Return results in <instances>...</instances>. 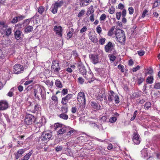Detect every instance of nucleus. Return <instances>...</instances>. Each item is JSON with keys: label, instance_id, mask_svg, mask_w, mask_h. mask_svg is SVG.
<instances>
[{"label": "nucleus", "instance_id": "obj_1", "mask_svg": "<svg viewBox=\"0 0 160 160\" xmlns=\"http://www.w3.org/2000/svg\"><path fill=\"white\" fill-rule=\"evenodd\" d=\"M116 37L120 43H124L126 39L124 31L120 29H117L115 32Z\"/></svg>", "mask_w": 160, "mask_h": 160}, {"label": "nucleus", "instance_id": "obj_2", "mask_svg": "<svg viewBox=\"0 0 160 160\" xmlns=\"http://www.w3.org/2000/svg\"><path fill=\"white\" fill-rule=\"evenodd\" d=\"M34 95L36 98L38 100H40L39 96L41 95L42 99L45 100L46 98V96L45 91L40 87H38L34 89Z\"/></svg>", "mask_w": 160, "mask_h": 160}, {"label": "nucleus", "instance_id": "obj_3", "mask_svg": "<svg viewBox=\"0 0 160 160\" xmlns=\"http://www.w3.org/2000/svg\"><path fill=\"white\" fill-rule=\"evenodd\" d=\"M35 118L30 114H27L25 117L24 122L26 124L29 125L33 124L35 122Z\"/></svg>", "mask_w": 160, "mask_h": 160}, {"label": "nucleus", "instance_id": "obj_4", "mask_svg": "<svg viewBox=\"0 0 160 160\" xmlns=\"http://www.w3.org/2000/svg\"><path fill=\"white\" fill-rule=\"evenodd\" d=\"M23 66L20 64H16L14 66L13 71L15 74H19L22 73L24 71Z\"/></svg>", "mask_w": 160, "mask_h": 160}, {"label": "nucleus", "instance_id": "obj_5", "mask_svg": "<svg viewBox=\"0 0 160 160\" xmlns=\"http://www.w3.org/2000/svg\"><path fill=\"white\" fill-rule=\"evenodd\" d=\"M64 2L62 1L56 2L52 5V12L53 14H55L57 12L58 8L61 7L63 4Z\"/></svg>", "mask_w": 160, "mask_h": 160}, {"label": "nucleus", "instance_id": "obj_6", "mask_svg": "<svg viewBox=\"0 0 160 160\" xmlns=\"http://www.w3.org/2000/svg\"><path fill=\"white\" fill-rule=\"evenodd\" d=\"M51 70L54 72H58L60 70L59 63L56 61H53L52 63Z\"/></svg>", "mask_w": 160, "mask_h": 160}, {"label": "nucleus", "instance_id": "obj_7", "mask_svg": "<svg viewBox=\"0 0 160 160\" xmlns=\"http://www.w3.org/2000/svg\"><path fill=\"white\" fill-rule=\"evenodd\" d=\"M132 139L135 144H138L141 141L139 135L137 132H133Z\"/></svg>", "mask_w": 160, "mask_h": 160}, {"label": "nucleus", "instance_id": "obj_8", "mask_svg": "<svg viewBox=\"0 0 160 160\" xmlns=\"http://www.w3.org/2000/svg\"><path fill=\"white\" fill-rule=\"evenodd\" d=\"M77 99L79 102L85 103L86 102L85 96L83 92H79L77 96Z\"/></svg>", "mask_w": 160, "mask_h": 160}, {"label": "nucleus", "instance_id": "obj_9", "mask_svg": "<svg viewBox=\"0 0 160 160\" xmlns=\"http://www.w3.org/2000/svg\"><path fill=\"white\" fill-rule=\"evenodd\" d=\"M8 107V104L6 101H0V110H4L7 109Z\"/></svg>", "mask_w": 160, "mask_h": 160}, {"label": "nucleus", "instance_id": "obj_10", "mask_svg": "<svg viewBox=\"0 0 160 160\" xmlns=\"http://www.w3.org/2000/svg\"><path fill=\"white\" fill-rule=\"evenodd\" d=\"M78 66L80 72L82 75H84L87 72L85 67L83 65L81 62H79L78 63Z\"/></svg>", "mask_w": 160, "mask_h": 160}, {"label": "nucleus", "instance_id": "obj_11", "mask_svg": "<svg viewBox=\"0 0 160 160\" xmlns=\"http://www.w3.org/2000/svg\"><path fill=\"white\" fill-rule=\"evenodd\" d=\"M53 30L55 32L56 34L60 37L62 36V28L60 26H55L54 27Z\"/></svg>", "mask_w": 160, "mask_h": 160}, {"label": "nucleus", "instance_id": "obj_12", "mask_svg": "<svg viewBox=\"0 0 160 160\" xmlns=\"http://www.w3.org/2000/svg\"><path fill=\"white\" fill-rule=\"evenodd\" d=\"M89 57L92 60V62L94 64H96L98 62V57L97 55L91 54Z\"/></svg>", "mask_w": 160, "mask_h": 160}, {"label": "nucleus", "instance_id": "obj_13", "mask_svg": "<svg viewBox=\"0 0 160 160\" xmlns=\"http://www.w3.org/2000/svg\"><path fill=\"white\" fill-rule=\"evenodd\" d=\"M42 135L47 141L52 139V135L51 132H44Z\"/></svg>", "mask_w": 160, "mask_h": 160}, {"label": "nucleus", "instance_id": "obj_14", "mask_svg": "<svg viewBox=\"0 0 160 160\" xmlns=\"http://www.w3.org/2000/svg\"><path fill=\"white\" fill-rule=\"evenodd\" d=\"M112 43L111 42H108L105 46L104 48L105 51L107 52H110L112 50Z\"/></svg>", "mask_w": 160, "mask_h": 160}, {"label": "nucleus", "instance_id": "obj_15", "mask_svg": "<svg viewBox=\"0 0 160 160\" xmlns=\"http://www.w3.org/2000/svg\"><path fill=\"white\" fill-rule=\"evenodd\" d=\"M14 35L16 39L19 40L23 38V34L22 32L20 30L16 31L14 33Z\"/></svg>", "mask_w": 160, "mask_h": 160}, {"label": "nucleus", "instance_id": "obj_16", "mask_svg": "<svg viewBox=\"0 0 160 160\" xmlns=\"http://www.w3.org/2000/svg\"><path fill=\"white\" fill-rule=\"evenodd\" d=\"M141 153L142 154V157L144 158H147H147L148 157L149 158L150 157V155H148V153L146 148L143 149L141 151Z\"/></svg>", "mask_w": 160, "mask_h": 160}, {"label": "nucleus", "instance_id": "obj_17", "mask_svg": "<svg viewBox=\"0 0 160 160\" xmlns=\"http://www.w3.org/2000/svg\"><path fill=\"white\" fill-rule=\"evenodd\" d=\"M110 94H108V101L109 102H112L114 98L115 95L116 94L112 91H110Z\"/></svg>", "mask_w": 160, "mask_h": 160}, {"label": "nucleus", "instance_id": "obj_18", "mask_svg": "<svg viewBox=\"0 0 160 160\" xmlns=\"http://www.w3.org/2000/svg\"><path fill=\"white\" fill-rule=\"evenodd\" d=\"M84 76V77L88 80H90L88 82L90 83L93 81L92 74L90 73H88L85 74Z\"/></svg>", "mask_w": 160, "mask_h": 160}, {"label": "nucleus", "instance_id": "obj_19", "mask_svg": "<svg viewBox=\"0 0 160 160\" xmlns=\"http://www.w3.org/2000/svg\"><path fill=\"white\" fill-rule=\"evenodd\" d=\"M67 127H61L57 131L58 135H61L64 133L66 132Z\"/></svg>", "mask_w": 160, "mask_h": 160}, {"label": "nucleus", "instance_id": "obj_20", "mask_svg": "<svg viewBox=\"0 0 160 160\" xmlns=\"http://www.w3.org/2000/svg\"><path fill=\"white\" fill-rule=\"evenodd\" d=\"M3 32V33H1L2 34H5L7 36H8L10 35L12 33V29L10 28H5L4 30H2Z\"/></svg>", "mask_w": 160, "mask_h": 160}, {"label": "nucleus", "instance_id": "obj_21", "mask_svg": "<svg viewBox=\"0 0 160 160\" xmlns=\"http://www.w3.org/2000/svg\"><path fill=\"white\" fill-rule=\"evenodd\" d=\"M66 129H67L66 130V132H67V135L69 137L71 136L72 135V133L75 131L73 128L69 127H67Z\"/></svg>", "mask_w": 160, "mask_h": 160}, {"label": "nucleus", "instance_id": "obj_22", "mask_svg": "<svg viewBox=\"0 0 160 160\" xmlns=\"http://www.w3.org/2000/svg\"><path fill=\"white\" fill-rule=\"evenodd\" d=\"M25 149H19L15 154V158L18 159L25 152Z\"/></svg>", "mask_w": 160, "mask_h": 160}, {"label": "nucleus", "instance_id": "obj_23", "mask_svg": "<svg viewBox=\"0 0 160 160\" xmlns=\"http://www.w3.org/2000/svg\"><path fill=\"white\" fill-rule=\"evenodd\" d=\"M91 105L94 109L97 110H99L100 108V105L96 102H92L91 103Z\"/></svg>", "mask_w": 160, "mask_h": 160}, {"label": "nucleus", "instance_id": "obj_24", "mask_svg": "<svg viewBox=\"0 0 160 160\" xmlns=\"http://www.w3.org/2000/svg\"><path fill=\"white\" fill-rule=\"evenodd\" d=\"M89 38L91 41L94 43H96L98 41V39L97 37L95 35H90Z\"/></svg>", "mask_w": 160, "mask_h": 160}, {"label": "nucleus", "instance_id": "obj_25", "mask_svg": "<svg viewBox=\"0 0 160 160\" xmlns=\"http://www.w3.org/2000/svg\"><path fill=\"white\" fill-rule=\"evenodd\" d=\"M105 96L104 93H99L97 95H96V98L97 100H99L100 101H102L103 100V97Z\"/></svg>", "mask_w": 160, "mask_h": 160}, {"label": "nucleus", "instance_id": "obj_26", "mask_svg": "<svg viewBox=\"0 0 160 160\" xmlns=\"http://www.w3.org/2000/svg\"><path fill=\"white\" fill-rule=\"evenodd\" d=\"M32 151H30L27 154H26L21 160H28L30 158V157L32 153Z\"/></svg>", "mask_w": 160, "mask_h": 160}, {"label": "nucleus", "instance_id": "obj_27", "mask_svg": "<svg viewBox=\"0 0 160 160\" xmlns=\"http://www.w3.org/2000/svg\"><path fill=\"white\" fill-rule=\"evenodd\" d=\"M38 141L39 144H40L44 143L47 141V140L43 137L42 135L41 137L39 138Z\"/></svg>", "mask_w": 160, "mask_h": 160}, {"label": "nucleus", "instance_id": "obj_28", "mask_svg": "<svg viewBox=\"0 0 160 160\" xmlns=\"http://www.w3.org/2000/svg\"><path fill=\"white\" fill-rule=\"evenodd\" d=\"M55 85L58 88H61L62 87V85L61 82L58 79H57L55 81Z\"/></svg>", "mask_w": 160, "mask_h": 160}, {"label": "nucleus", "instance_id": "obj_29", "mask_svg": "<svg viewBox=\"0 0 160 160\" xmlns=\"http://www.w3.org/2000/svg\"><path fill=\"white\" fill-rule=\"evenodd\" d=\"M61 111L62 113H67L68 111V108L67 105L62 106L61 108Z\"/></svg>", "mask_w": 160, "mask_h": 160}, {"label": "nucleus", "instance_id": "obj_30", "mask_svg": "<svg viewBox=\"0 0 160 160\" xmlns=\"http://www.w3.org/2000/svg\"><path fill=\"white\" fill-rule=\"evenodd\" d=\"M94 10L93 8V7L92 6H91L88 8V11L86 13V15L89 16L94 12Z\"/></svg>", "mask_w": 160, "mask_h": 160}, {"label": "nucleus", "instance_id": "obj_31", "mask_svg": "<svg viewBox=\"0 0 160 160\" xmlns=\"http://www.w3.org/2000/svg\"><path fill=\"white\" fill-rule=\"evenodd\" d=\"M0 25H1L0 28H1V33H3V32H2V30H4V29H5V28H7L8 26L4 22L2 21H0Z\"/></svg>", "mask_w": 160, "mask_h": 160}, {"label": "nucleus", "instance_id": "obj_32", "mask_svg": "<svg viewBox=\"0 0 160 160\" xmlns=\"http://www.w3.org/2000/svg\"><path fill=\"white\" fill-rule=\"evenodd\" d=\"M33 30V27L32 26H28L25 28L24 32L27 33H28L32 32Z\"/></svg>", "mask_w": 160, "mask_h": 160}, {"label": "nucleus", "instance_id": "obj_33", "mask_svg": "<svg viewBox=\"0 0 160 160\" xmlns=\"http://www.w3.org/2000/svg\"><path fill=\"white\" fill-rule=\"evenodd\" d=\"M66 113H62L59 115V117L61 119L66 120L68 118V116Z\"/></svg>", "mask_w": 160, "mask_h": 160}, {"label": "nucleus", "instance_id": "obj_34", "mask_svg": "<svg viewBox=\"0 0 160 160\" xmlns=\"http://www.w3.org/2000/svg\"><path fill=\"white\" fill-rule=\"evenodd\" d=\"M62 126V124H60L59 123H56L54 124L53 127L54 130H56L58 128L59 129Z\"/></svg>", "mask_w": 160, "mask_h": 160}, {"label": "nucleus", "instance_id": "obj_35", "mask_svg": "<svg viewBox=\"0 0 160 160\" xmlns=\"http://www.w3.org/2000/svg\"><path fill=\"white\" fill-rule=\"evenodd\" d=\"M153 78L152 76H150L148 77L146 80L147 82L149 84H152L153 82Z\"/></svg>", "mask_w": 160, "mask_h": 160}, {"label": "nucleus", "instance_id": "obj_36", "mask_svg": "<svg viewBox=\"0 0 160 160\" xmlns=\"http://www.w3.org/2000/svg\"><path fill=\"white\" fill-rule=\"evenodd\" d=\"M114 29V27H112L109 30L108 33V35L109 36H111L113 34V31Z\"/></svg>", "mask_w": 160, "mask_h": 160}, {"label": "nucleus", "instance_id": "obj_37", "mask_svg": "<svg viewBox=\"0 0 160 160\" xmlns=\"http://www.w3.org/2000/svg\"><path fill=\"white\" fill-rule=\"evenodd\" d=\"M40 108V106L38 104H36L34 107V109L32 111L33 112L35 113H37L39 110Z\"/></svg>", "mask_w": 160, "mask_h": 160}, {"label": "nucleus", "instance_id": "obj_38", "mask_svg": "<svg viewBox=\"0 0 160 160\" xmlns=\"http://www.w3.org/2000/svg\"><path fill=\"white\" fill-rule=\"evenodd\" d=\"M45 9L44 7L42 6H40L38 9V12L41 14H42Z\"/></svg>", "mask_w": 160, "mask_h": 160}, {"label": "nucleus", "instance_id": "obj_39", "mask_svg": "<svg viewBox=\"0 0 160 160\" xmlns=\"http://www.w3.org/2000/svg\"><path fill=\"white\" fill-rule=\"evenodd\" d=\"M106 39L104 38L101 37L99 40V42L101 45H103L105 44Z\"/></svg>", "mask_w": 160, "mask_h": 160}, {"label": "nucleus", "instance_id": "obj_40", "mask_svg": "<svg viewBox=\"0 0 160 160\" xmlns=\"http://www.w3.org/2000/svg\"><path fill=\"white\" fill-rule=\"evenodd\" d=\"M151 106V103L150 102H147L144 105V107L145 109H148L150 108Z\"/></svg>", "mask_w": 160, "mask_h": 160}, {"label": "nucleus", "instance_id": "obj_41", "mask_svg": "<svg viewBox=\"0 0 160 160\" xmlns=\"http://www.w3.org/2000/svg\"><path fill=\"white\" fill-rule=\"evenodd\" d=\"M68 101L64 97L62 98V99L61 101V103L63 105H67V103L68 102Z\"/></svg>", "mask_w": 160, "mask_h": 160}, {"label": "nucleus", "instance_id": "obj_42", "mask_svg": "<svg viewBox=\"0 0 160 160\" xmlns=\"http://www.w3.org/2000/svg\"><path fill=\"white\" fill-rule=\"evenodd\" d=\"M117 118L116 117H112L110 118L109 119V122L113 123L116 121Z\"/></svg>", "mask_w": 160, "mask_h": 160}, {"label": "nucleus", "instance_id": "obj_43", "mask_svg": "<svg viewBox=\"0 0 160 160\" xmlns=\"http://www.w3.org/2000/svg\"><path fill=\"white\" fill-rule=\"evenodd\" d=\"M115 102L116 103H118L119 102V99L117 94L115 95L114 96Z\"/></svg>", "mask_w": 160, "mask_h": 160}, {"label": "nucleus", "instance_id": "obj_44", "mask_svg": "<svg viewBox=\"0 0 160 160\" xmlns=\"http://www.w3.org/2000/svg\"><path fill=\"white\" fill-rule=\"evenodd\" d=\"M160 0H156L155 2L153 4L152 8H155L158 6V3H159Z\"/></svg>", "mask_w": 160, "mask_h": 160}, {"label": "nucleus", "instance_id": "obj_45", "mask_svg": "<svg viewBox=\"0 0 160 160\" xmlns=\"http://www.w3.org/2000/svg\"><path fill=\"white\" fill-rule=\"evenodd\" d=\"M72 97V94H68L66 96L64 97L68 101L71 99Z\"/></svg>", "mask_w": 160, "mask_h": 160}, {"label": "nucleus", "instance_id": "obj_46", "mask_svg": "<svg viewBox=\"0 0 160 160\" xmlns=\"http://www.w3.org/2000/svg\"><path fill=\"white\" fill-rule=\"evenodd\" d=\"M96 31L99 34H100L102 32V28L99 25L97 26V28H96Z\"/></svg>", "mask_w": 160, "mask_h": 160}, {"label": "nucleus", "instance_id": "obj_47", "mask_svg": "<svg viewBox=\"0 0 160 160\" xmlns=\"http://www.w3.org/2000/svg\"><path fill=\"white\" fill-rule=\"evenodd\" d=\"M106 18V15L105 14H102L100 18V20L101 21L105 20Z\"/></svg>", "mask_w": 160, "mask_h": 160}, {"label": "nucleus", "instance_id": "obj_48", "mask_svg": "<svg viewBox=\"0 0 160 160\" xmlns=\"http://www.w3.org/2000/svg\"><path fill=\"white\" fill-rule=\"evenodd\" d=\"M13 88H12L9 91V92L7 94V95L8 96L11 97L12 96L13 93Z\"/></svg>", "mask_w": 160, "mask_h": 160}, {"label": "nucleus", "instance_id": "obj_49", "mask_svg": "<svg viewBox=\"0 0 160 160\" xmlns=\"http://www.w3.org/2000/svg\"><path fill=\"white\" fill-rule=\"evenodd\" d=\"M85 12L84 10H82L78 15V17H80L83 15Z\"/></svg>", "mask_w": 160, "mask_h": 160}, {"label": "nucleus", "instance_id": "obj_50", "mask_svg": "<svg viewBox=\"0 0 160 160\" xmlns=\"http://www.w3.org/2000/svg\"><path fill=\"white\" fill-rule=\"evenodd\" d=\"M68 92V90L66 88L63 89L61 91L62 94L63 96H64L67 94Z\"/></svg>", "mask_w": 160, "mask_h": 160}, {"label": "nucleus", "instance_id": "obj_51", "mask_svg": "<svg viewBox=\"0 0 160 160\" xmlns=\"http://www.w3.org/2000/svg\"><path fill=\"white\" fill-rule=\"evenodd\" d=\"M144 80V78L140 77L139 78L138 80V83L139 85H140L141 83Z\"/></svg>", "mask_w": 160, "mask_h": 160}, {"label": "nucleus", "instance_id": "obj_52", "mask_svg": "<svg viewBox=\"0 0 160 160\" xmlns=\"http://www.w3.org/2000/svg\"><path fill=\"white\" fill-rule=\"evenodd\" d=\"M129 13L130 15L132 14L134 12V9L132 7H129L128 9Z\"/></svg>", "mask_w": 160, "mask_h": 160}, {"label": "nucleus", "instance_id": "obj_53", "mask_svg": "<svg viewBox=\"0 0 160 160\" xmlns=\"http://www.w3.org/2000/svg\"><path fill=\"white\" fill-rule=\"evenodd\" d=\"M25 16L22 15H19L17 17L18 20H22L23 19H24L25 18Z\"/></svg>", "mask_w": 160, "mask_h": 160}, {"label": "nucleus", "instance_id": "obj_54", "mask_svg": "<svg viewBox=\"0 0 160 160\" xmlns=\"http://www.w3.org/2000/svg\"><path fill=\"white\" fill-rule=\"evenodd\" d=\"M121 14L122 17H125L126 15V10L125 9H123Z\"/></svg>", "mask_w": 160, "mask_h": 160}, {"label": "nucleus", "instance_id": "obj_55", "mask_svg": "<svg viewBox=\"0 0 160 160\" xmlns=\"http://www.w3.org/2000/svg\"><path fill=\"white\" fill-rule=\"evenodd\" d=\"M154 88L155 89H158L160 88V83H156L154 86Z\"/></svg>", "mask_w": 160, "mask_h": 160}, {"label": "nucleus", "instance_id": "obj_56", "mask_svg": "<svg viewBox=\"0 0 160 160\" xmlns=\"http://www.w3.org/2000/svg\"><path fill=\"white\" fill-rule=\"evenodd\" d=\"M121 16V12H117L116 13V18L118 20H119L120 19Z\"/></svg>", "mask_w": 160, "mask_h": 160}, {"label": "nucleus", "instance_id": "obj_57", "mask_svg": "<svg viewBox=\"0 0 160 160\" xmlns=\"http://www.w3.org/2000/svg\"><path fill=\"white\" fill-rule=\"evenodd\" d=\"M18 21L17 17H15L13 18L11 21V22L12 23H16Z\"/></svg>", "mask_w": 160, "mask_h": 160}, {"label": "nucleus", "instance_id": "obj_58", "mask_svg": "<svg viewBox=\"0 0 160 160\" xmlns=\"http://www.w3.org/2000/svg\"><path fill=\"white\" fill-rule=\"evenodd\" d=\"M108 12L111 14H113L115 12V8H112L109 9Z\"/></svg>", "mask_w": 160, "mask_h": 160}, {"label": "nucleus", "instance_id": "obj_59", "mask_svg": "<svg viewBox=\"0 0 160 160\" xmlns=\"http://www.w3.org/2000/svg\"><path fill=\"white\" fill-rule=\"evenodd\" d=\"M5 57V55L3 54L2 50L0 49V58L3 59Z\"/></svg>", "mask_w": 160, "mask_h": 160}, {"label": "nucleus", "instance_id": "obj_60", "mask_svg": "<svg viewBox=\"0 0 160 160\" xmlns=\"http://www.w3.org/2000/svg\"><path fill=\"white\" fill-rule=\"evenodd\" d=\"M138 54L140 56H143L145 53V52L143 50H140L138 51Z\"/></svg>", "mask_w": 160, "mask_h": 160}, {"label": "nucleus", "instance_id": "obj_61", "mask_svg": "<svg viewBox=\"0 0 160 160\" xmlns=\"http://www.w3.org/2000/svg\"><path fill=\"white\" fill-rule=\"evenodd\" d=\"M71 112L73 113H76L77 111V108L76 107H72L71 109Z\"/></svg>", "mask_w": 160, "mask_h": 160}, {"label": "nucleus", "instance_id": "obj_62", "mask_svg": "<svg viewBox=\"0 0 160 160\" xmlns=\"http://www.w3.org/2000/svg\"><path fill=\"white\" fill-rule=\"evenodd\" d=\"M78 82L80 84H82L84 82V80L82 77H79L78 79Z\"/></svg>", "mask_w": 160, "mask_h": 160}, {"label": "nucleus", "instance_id": "obj_63", "mask_svg": "<svg viewBox=\"0 0 160 160\" xmlns=\"http://www.w3.org/2000/svg\"><path fill=\"white\" fill-rule=\"evenodd\" d=\"M140 68V66L139 65L137 66L136 67L133 68L132 70L133 72H136Z\"/></svg>", "mask_w": 160, "mask_h": 160}, {"label": "nucleus", "instance_id": "obj_64", "mask_svg": "<svg viewBox=\"0 0 160 160\" xmlns=\"http://www.w3.org/2000/svg\"><path fill=\"white\" fill-rule=\"evenodd\" d=\"M87 30V28L86 26L83 27L80 30V32L81 33H82Z\"/></svg>", "mask_w": 160, "mask_h": 160}]
</instances>
